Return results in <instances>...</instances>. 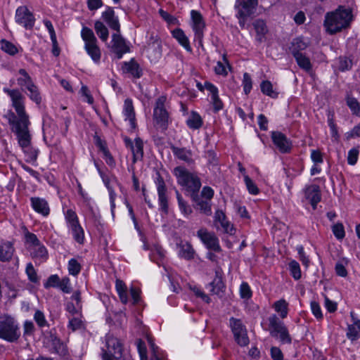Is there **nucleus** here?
<instances>
[{
	"instance_id": "nucleus-59",
	"label": "nucleus",
	"mask_w": 360,
	"mask_h": 360,
	"mask_svg": "<svg viewBox=\"0 0 360 360\" xmlns=\"http://www.w3.org/2000/svg\"><path fill=\"white\" fill-rule=\"evenodd\" d=\"M352 60L347 57L339 58V65L338 68L341 71H345L352 68Z\"/></svg>"
},
{
	"instance_id": "nucleus-14",
	"label": "nucleus",
	"mask_w": 360,
	"mask_h": 360,
	"mask_svg": "<svg viewBox=\"0 0 360 360\" xmlns=\"http://www.w3.org/2000/svg\"><path fill=\"white\" fill-rule=\"evenodd\" d=\"M124 142L127 148H129L133 155V162L135 163L138 160L143 157V143L141 138L137 137L134 140V143L131 139L125 136Z\"/></svg>"
},
{
	"instance_id": "nucleus-3",
	"label": "nucleus",
	"mask_w": 360,
	"mask_h": 360,
	"mask_svg": "<svg viewBox=\"0 0 360 360\" xmlns=\"http://www.w3.org/2000/svg\"><path fill=\"white\" fill-rule=\"evenodd\" d=\"M352 20V11L349 9L339 7L334 12L328 13L324 25L330 34H335L347 27Z\"/></svg>"
},
{
	"instance_id": "nucleus-62",
	"label": "nucleus",
	"mask_w": 360,
	"mask_h": 360,
	"mask_svg": "<svg viewBox=\"0 0 360 360\" xmlns=\"http://www.w3.org/2000/svg\"><path fill=\"white\" fill-rule=\"evenodd\" d=\"M63 292H70L71 288L70 284V279L68 277L63 278L60 281L58 287Z\"/></svg>"
},
{
	"instance_id": "nucleus-16",
	"label": "nucleus",
	"mask_w": 360,
	"mask_h": 360,
	"mask_svg": "<svg viewBox=\"0 0 360 360\" xmlns=\"http://www.w3.org/2000/svg\"><path fill=\"white\" fill-rule=\"evenodd\" d=\"M271 139L281 153H286L291 149V143L285 134L280 131H272Z\"/></svg>"
},
{
	"instance_id": "nucleus-29",
	"label": "nucleus",
	"mask_w": 360,
	"mask_h": 360,
	"mask_svg": "<svg viewBox=\"0 0 360 360\" xmlns=\"http://www.w3.org/2000/svg\"><path fill=\"white\" fill-rule=\"evenodd\" d=\"M123 68L127 72L130 73L136 78H140L142 75V70L139 65L134 59H131L129 62H124Z\"/></svg>"
},
{
	"instance_id": "nucleus-56",
	"label": "nucleus",
	"mask_w": 360,
	"mask_h": 360,
	"mask_svg": "<svg viewBox=\"0 0 360 360\" xmlns=\"http://www.w3.org/2000/svg\"><path fill=\"white\" fill-rule=\"evenodd\" d=\"M240 295L243 299H250L252 297V291L247 283L243 282L240 285Z\"/></svg>"
},
{
	"instance_id": "nucleus-34",
	"label": "nucleus",
	"mask_w": 360,
	"mask_h": 360,
	"mask_svg": "<svg viewBox=\"0 0 360 360\" xmlns=\"http://www.w3.org/2000/svg\"><path fill=\"white\" fill-rule=\"evenodd\" d=\"M179 207L183 214L188 216L192 213V209L191 206L183 199L181 195L179 193L178 190L175 191Z\"/></svg>"
},
{
	"instance_id": "nucleus-42",
	"label": "nucleus",
	"mask_w": 360,
	"mask_h": 360,
	"mask_svg": "<svg viewBox=\"0 0 360 360\" xmlns=\"http://www.w3.org/2000/svg\"><path fill=\"white\" fill-rule=\"evenodd\" d=\"M1 48L4 51L11 56L16 54L18 51L17 47L13 44L6 39L1 41Z\"/></svg>"
},
{
	"instance_id": "nucleus-38",
	"label": "nucleus",
	"mask_w": 360,
	"mask_h": 360,
	"mask_svg": "<svg viewBox=\"0 0 360 360\" xmlns=\"http://www.w3.org/2000/svg\"><path fill=\"white\" fill-rule=\"evenodd\" d=\"M308 44L304 39L301 37H297L293 39L292 42V54L296 53L297 52L301 53V51H303L307 49Z\"/></svg>"
},
{
	"instance_id": "nucleus-39",
	"label": "nucleus",
	"mask_w": 360,
	"mask_h": 360,
	"mask_svg": "<svg viewBox=\"0 0 360 360\" xmlns=\"http://www.w3.org/2000/svg\"><path fill=\"white\" fill-rule=\"evenodd\" d=\"M223 63L220 61L217 62V65L214 68V72L217 75L226 76L228 72L226 71L225 65H226L229 68H231V65H229L225 54L223 55Z\"/></svg>"
},
{
	"instance_id": "nucleus-20",
	"label": "nucleus",
	"mask_w": 360,
	"mask_h": 360,
	"mask_svg": "<svg viewBox=\"0 0 360 360\" xmlns=\"http://www.w3.org/2000/svg\"><path fill=\"white\" fill-rule=\"evenodd\" d=\"M15 252L13 243L9 241H5L0 243V261L8 262L12 259Z\"/></svg>"
},
{
	"instance_id": "nucleus-31",
	"label": "nucleus",
	"mask_w": 360,
	"mask_h": 360,
	"mask_svg": "<svg viewBox=\"0 0 360 360\" xmlns=\"http://www.w3.org/2000/svg\"><path fill=\"white\" fill-rule=\"evenodd\" d=\"M171 148L174 155L179 159L188 163L193 162L191 150H187L184 148H180L175 146H172Z\"/></svg>"
},
{
	"instance_id": "nucleus-4",
	"label": "nucleus",
	"mask_w": 360,
	"mask_h": 360,
	"mask_svg": "<svg viewBox=\"0 0 360 360\" xmlns=\"http://www.w3.org/2000/svg\"><path fill=\"white\" fill-rule=\"evenodd\" d=\"M20 337L19 326L15 319L8 314L0 316V338L9 342L17 341Z\"/></svg>"
},
{
	"instance_id": "nucleus-5",
	"label": "nucleus",
	"mask_w": 360,
	"mask_h": 360,
	"mask_svg": "<svg viewBox=\"0 0 360 360\" xmlns=\"http://www.w3.org/2000/svg\"><path fill=\"white\" fill-rule=\"evenodd\" d=\"M107 349L103 353V360H127L121 340L111 334L105 337Z\"/></svg>"
},
{
	"instance_id": "nucleus-30",
	"label": "nucleus",
	"mask_w": 360,
	"mask_h": 360,
	"mask_svg": "<svg viewBox=\"0 0 360 360\" xmlns=\"http://www.w3.org/2000/svg\"><path fill=\"white\" fill-rule=\"evenodd\" d=\"M211 286V292L219 297H222L224 293V289L225 288L224 284L222 282V278L219 276L217 271H216V276L213 281L210 283Z\"/></svg>"
},
{
	"instance_id": "nucleus-33",
	"label": "nucleus",
	"mask_w": 360,
	"mask_h": 360,
	"mask_svg": "<svg viewBox=\"0 0 360 360\" xmlns=\"http://www.w3.org/2000/svg\"><path fill=\"white\" fill-rule=\"evenodd\" d=\"M94 30L98 37L103 41H106L108 39L109 32L107 27L100 20H96L94 23Z\"/></svg>"
},
{
	"instance_id": "nucleus-57",
	"label": "nucleus",
	"mask_w": 360,
	"mask_h": 360,
	"mask_svg": "<svg viewBox=\"0 0 360 360\" xmlns=\"http://www.w3.org/2000/svg\"><path fill=\"white\" fill-rule=\"evenodd\" d=\"M150 347L152 350V356L150 360H162V356L159 353V348L155 345L153 340L148 338Z\"/></svg>"
},
{
	"instance_id": "nucleus-47",
	"label": "nucleus",
	"mask_w": 360,
	"mask_h": 360,
	"mask_svg": "<svg viewBox=\"0 0 360 360\" xmlns=\"http://www.w3.org/2000/svg\"><path fill=\"white\" fill-rule=\"evenodd\" d=\"M289 269L292 276L295 280H299L301 278V271L300 264L296 261H292L289 263Z\"/></svg>"
},
{
	"instance_id": "nucleus-8",
	"label": "nucleus",
	"mask_w": 360,
	"mask_h": 360,
	"mask_svg": "<svg viewBox=\"0 0 360 360\" xmlns=\"http://www.w3.org/2000/svg\"><path fill=\"white\" fill-rule=\"evenodd\" d=\"M167 98L161 96L157 98L153 110V120L158 127L166 130L169 124V113L165 109V103Z\"/></svg>"
},
{
	"instance_id": "nucleus-50",
	"label": "nucleus",
	"mask_w": 360,
	"mask_h": 360,
	"mask_svg": "<svg viewBox=\"0 0 360 360\" xmlns=\"http://www.w3.org/2000/svg\"><path fill=\"white\" fill-rule=\"evenodd\" d=\"M243 86L245 94L248 95L252 87V81L250 75L248 72L243 74Z\"/></svg>"
},
{
	"instance_id": "nucleus-18",
	"label": "nucleus",
	"mask_w": 360,
	"mask_h": 360,
	"mask_svg": "<svg viewBox=\"0 0 360 360\" xmlns=\"http://www.w3.org/2000/svg\"><path fill=\"white\" fill-rule=\"evenodd\" d=\"M304 194L306 199L310 202L313 209L315 210L318 202H319L321 199L319 186L315 184L309 186L306 188Z\"/></svg>"
},
{
	"instance_id": "nucleus-24",
	"label": "nucleus",
	"mask_w": 360,
	"mask_h": 360,
	"mask_svg": "<svg viewBox=\"0 0 360 360\" xmlns=\"http://www.w3.org/2000/svg\"><path fill=\"white\" fill-rule=\"evenodd\" d=\"M48 340L50 343V347H51V352L60 356H65L66 354L67 351L65 346L58 337L51 334Z\"/></svg>"
},
{
	"instance_id": "nucleus-23",
	"label": "nucleus",
	"mask_w": 360,
	"mask_h": 360,
	"mask_svg": "<svg viewBox=\"0 0 360 360\" xmlns=\"http://www.w3.org/2000/svg\"><path fill=\"white\" fill-rule=\"evenodd\" d=\"M192 200L195 203V208L199 210L201 213L210 216L212 214L210 201L207 200H203L201 198L198 193H197V198H191Z\"/></svg>"
},
{
	"instance_id": "nucleus-64",
	"label": "nucleus",
	"mask_w": 360,
	"mask_h": 360,
	"mask_svg": "<svg viewBox=\"0 0 360 360\" xmlns=\"http://www.w3.org/2000/svg\"><path fill=\"white\" fill-rule=\"evenodd\" d=\"M271 356L274 360H283V354L281 350L277 347L271 348Z\"/></svg>"
},
{
	"instance_id": "nucleus-51",
	"label": "nucleus",
	"mask_w": 360,
	"mask_h": 360,
	"mask_svg": "<svg viewBox=\"0 0 360 360\" xmlns=\"http://www.w3.org/2000/svg\"><path fill=\"white\" fill-rule=\"evenodd\" d=\"M60 278L58 275L53 274L50 276L46 283L44 284L45 288H58L60 283Z\"/></svg>"
},
{
	"instance_id": "nucleus-43",
	"label": "nucleus",
	"mask_w": 360,
	"mask_h": 360,
	"mask_svg": "<svg viewBox=\"0 0 360 360\" xmlns=\"http://www.w3.org/2000/svg\"><path fill=\"white\" fill-rule=\"evenodd\" d=\"M347 105L349 106L350 110L352 111L353 114L359 116L360 115V105L358 101L352 97L347 96Z\"/></svg>"
},
{
	"instance_id": "nucleus-40",
	"label": "nucleus",
	"mask_w": 360,
	"mask_h": 360,
	"mask_svg": "<svg viewBox=\"0 0 360 360\" xmlns=\"http://www.w3.org/2000/svg\"><path fill=\"white\" fill-rule=\"evenodd\" d=\"M186 123L190 128L197 129L202 126V121L198 114L193 112L191 116L187 120Z\"/></svg>"
},
{
	"instance_id": "nucleus-45",
	"label": "nucleus",
	"mask_w": 360,
	"mask_h": 360,
	"mask_svg": "<svg viewBox=\"0 0 360 360\" xmlns=\"http://www.w3.org/2000/svg\"><path fill=\"white\" fill-rule=\"evenodd\" d=\"M31 255L32 257L35 258H46L47 255V251L44 246L41 245V244L39 243V245H36L33 247Z\"/></svg>"
},
{
	"instance_id": "nucleus-28",
	"label": "nucleus",
	"mask_w": 360,
	"mask_h": 360,
	"mask_svg": "<svg viewBox=\"0 0 360 360\" xmlns=\"http://www.w3.org/2000/svg\"><path fill=\"white\" fill-rule=\"evenodd\" d=\"M124 114L126 117V119H128L130 122L131 126L132 128H135V112L133 106V103L131 99L127 98L124 103Z\"/></svg>"
},
{
	"instance_id": "nucleus-46",
	"label": "nucleus",
	"mask_w": 360,
	"mask_h": 360,
	"mask_svg": "<svg viewBox=\"0 0 360 360\" xmlns=\"http://www.w3.org/2000/svg\"><path fill=\"white\" fill-rule=\"evenodd\" d=\"M19 74L22 75V77L18 79V83L20 86H27L32 82L31 77L25 69H20Z\"/></svg>"
},
{
	"instance_id": "nucleus-10",
	"label": "nucleus",
	"mask_w": 360,
	"mask_h": 360,
	"mask_svg": "<svg viewBox=\"0 0 360 360\" xmlns=\"http://www.w3.org/2000/svg\"><path fill=\"white\" fill-rule=\"evenodd\" d=\"M15 21L26 29H32L34 26L35 18L27 6L18 7L15 11Z\"/></svg>"
},
{
	"instance_id": "nucleus-21",
	"label": "nucleus",
	"mask_w": 360,
	"mask_h": 360,
	"mask_svg": "<svg viewBox=\"0 0 360 360\" xmlns=\"http://www.w3.org/2000/svg\"><path fill=\"white\" fill-rule=\"evenodd\" d=\"M214 223L217 224V223H219L221 228L223 229V231L225 233L233 234V225L231 224V223L227 221L226 217L223 211L221 210H217L214 214Z\"/></svg>"
},
{
	"instance_id": "nucleus-61",
	"label": "nucleus",
	"mask_w": 360,
	"mask_h": 360,
	"mask_svg": "<svg viewBox=\"0 0 360 360\" xmlns=\"http://www.w3.org/2000/svg\"><path fill=\"white\" fill-rule=\"evenodd\" d=\"M34 319L39 327H44L45 326H46V321L45 319V316L43 312H41V311L37 310L35 311Z\"/></svg>"
},
{
	"instance_id": "nucleus-32",
	"label": "nucleus",
	"mask_w": 360,
	"mask_h": 360,
	"mask_svg": "<svg viewBox=\"0 0 360 360\" xmlns=\"http://www.w3.org/2000/svg\"><path fill=\"white\" fill-rule=\"evenodd\" d=\"M297 61V65L302 69L304 70L306 72H310L311 70V64L310 60L308 57L304 55L302 53H294L293 56Z\"/></svg>"
},
{
	"instance_id": "nucleus-44",
	"label": "nucleus",
	"mask_w": 360,
	"mask_h": 360,
	"mask_svg": "<svg viewBox=\"0 0 360 360\" xmlns=\"http://www.w3.org/2000/svg\"><path fill=\"white\" fill-rule=\"evenodd\" d=\"M26 88L30 92V98L35 103H39L41 102V96L37 87L34 84V83L32 82L28 84Z\"/></svg>"
},
{
	"instance_id": "nucleus-27",
	"label": "nucleus",
	"mask_w": 360,
	"mask_h": 360,
	"mask_svg": "<svg viewBox=\"0 0 360 360\" xmlns=\"http://www.w3.org/2000/svg\"><path fill=\"white\" fill-rule=\"evenodd\" d=\"M172 36L175 38L178 42L189 52L192 51V48L190 45L189 40L186 36L185 33L181 29L176 28L172 32Z\"/></svg>"
},
{
	"instance_id": "nucleus-9",
	"label": "nucleus",
	"mask_w": 360,
	"mask_h": 360,
	"mask_svg": "<svg viewBox=\"0 0 360 360\" xmlns=\"http://www.w3.org/2000/svg\"><path fill=\"white\" fill-rule=\"evenodd\" d=\"M229 326L233 334L236 342L241 347H245L249 344V338L247 334V330L238 319L231 317L229 319Z\"/></svg>"
},
{
	"instance_id": "nucleus-13",
	"label": "nucleus",
	"mask_w": 360,
	"mask_h": 360,
	"mask_svg": "<svg viewBox=\"0 0 360 360\" xmlns=\"http://www.w3.org/2000/svg\"><path fill=\"white\" fill-rule=\"evenodd\" d=\"M112 51L116 54L117 59H121L124 53L130 51L129 46L127 44L120 32H116L112 35Z\"/></svg>"
},
{
	"instance_id": "nucleus-49",
	"label": "nucleus",
	"mask_w": 360,
	"mask_h": 360,
	"mask_svg": "<svg viewBox=\"0 0 360 360\" xmlns=\"http://www.w3.org/2000/svg\"><path fill=\"white\" fill-rule=\"evenodd\" d=\"M80 271V264L75 259H71L68 262V271L70 274L77 276Z\"/></svg>"
},
{
	"instance_id": "nucleus-1",
	"label": "nucleus",
	"mask_w": 360,
	"mask_h": 360,
	"mask_svg": "<svg viewBox=\"0 0 360 360\" xmlns=\"http://www.w3.org/2000/svg\"><path fill=\"white\" fill-rule=\"evenodd\" d=\"M4 91L11 97L12 106L16 112L15 114L11 110H8L4 117L8 120L11 131L16 134L19 145L25 148L30 144L31 135L29 131V115L25 110V98L18 89L4 88Z\"/></svg>"
},
{
	"instance_id": "nucleus-37",
	"label": "nucleus",
	"mask_w": 360,
	"mask_h": 360,
	"mask_svg": "<svg viewBox=\"0 0 360 360\" xmlns=\"http://www.w3.org/2000/svg\"><path fill=\"white\" fill-rule=\"evenodd\" d=\"M262 92L271 98H277L278 93L273 89V85L271 82L266 80L263 81L260 84Z\"/></svg>"
},
{
	"instance_id": "nucleus-17",
	"label": "nucleus",
	"mask_w": 360,
	"mask_h": 360,
	"mask_svg": "<svg viewBox=\"0 0 360 360\" xmlns=\"http://www.w3.org/2000/svg\"><path fill=\"white\" fill-rule=\"evenodd\" d=\"M103 20L108 24L112 30L120 32V25L118 18L115 16L112 8L108 6L106 10L102 13Z\"/></svg>"
},
{
	"instance_id": "nucleus-52",
	"label": "nucleus",
	"mask_w": 360,
	"mask_h": 360,
	"mask_svg": "<svg viewBox=\"0 0 360 360\" xmlns=\"http://www.w3.org/2000/svg\"><path fill=\"white\" fill-rule=\"evenodd\" d=\"M359 150V148H353L348 153L347 162L350 165H354L358 160Z\"/></svg>"
},
{
	"instance_id": "nucleus-26",
	"label": "nucleus",
	"mask_w": 360,
	"mask_h": 360,
	"mask_svg": "<svg viewBox=\"0 0 360 360\" xmlns=\"http://www.w3.org/2000/svg\"><path fill=\"white\" fill-rule=\"evenodd\" d=\"M257 4L258 0H241L236 7L240 11L252 15L255 13Z\"/></svg>"
},
{
	"instance_id": "nucleus-6",
	"label": "nucleus",
	"mask_w": 360,
	"mask_h": 360,
	"mask_svg": "<svg viewBox=\"0 0 360 360\" xmlns=\"http://www.w3.org/2000/svg\"><path fill=\"white\" fill-rule=\"evenodd\" d=\"M268 321L269 331L272 337L278 338L283 344H290L292 342V338L288 328L276 315L270 316Z\"/></svg>"
},
{
	"instance_id": "nucleus-54",
	"label": "nucleus",
	"mask_w": 360,
	"mask_h": 360,
	"mask_svg": "<svg viewBox=\"0 0 360 360\" xmlns=\"http://www.w3.org/2000/svg\"><path fill=\"white\" fill-rule=\"evenodd\" d=\"M26 274L28 276L29 280L32 283H37L38 281V277L36 271L32 263H28L26 266Z\"/></svg>"
},
{
	"instance_id": "nucleus-11",
	"label": "nucleus",
	"mask_w": 360,
	"mask_h": 360,
	"mask_svg": "<svg viewBox=\"0 0 360 360\" xmlns=\"http://www.w3.org/2000/svg\"><path fill=\"white\" fill-rule=\"evenodd\" d=\"M157 185V191L158 195V201L160 205V209L165 214L168 212V198L167 195V188L163 178L161 176L160 173L157 174V178L155 180Z\"/></svg>"
},
{
	"instance_id": "nucleus-41",
	"label": "nucleus",
	"mask_w": 360,
	"mask_h": 360,
	"mask_svg": "<svg viewBox=\"0 0 360 360\" xmlns=\"http://www.w3.org/2000/svg\"><path fill=\"white\" fill-rule=\"evenodd\" d=\"M275 310L280 314L282 319H284L288 315V303L285 300H280L274 303Z\"/></svg>"
},
{
	"instance_id": "nucleus-48",
	"label": "nucleus",
	"mask_w": 360,
	"mask_h": 360,
	"mask_svg": "<svg viewBox=\"0 0 360 360\" xmlns=\"http://www.w3.org/2000/svg\"><path fill=\"white\" fill-rule=\"evenodd\" d=\"M244 181H245L246 187L250 194L257 195L259 193V190L258 187L248 175H245Z\"/></svg>"
},
{
	"instance_id": "nucleus-55",
	"label": "nucleus",
	"mask_w": 360,
	"mask_h": 360,
	"mask_svg": "<svg viewBox=\"0 0 360 360\" xmlns=\"http://www.w3.org/2000/svg\"><path fill=\"white\" fill-rule=\"evenodd\" d=\"M333 232L335 236L339 239H342L345 236V229L341 223H338L333 226Z\"/></svg>"
},
{
	"instance_id": "nucleus-60",
	"label": "nucleus",
	"mask_w": 360,
	"mask_h": 360,
	"mask_svg": "<svg viewBox=\"0 0 360 360\" xmlns=\"http://www.w3.org/2000/svg\"><path fill=\"white\" fill-rule=\"evenodd\" d=\"M347 337L352 341L356 340L359 338V333L356 330L355 326L349 325L347 327Z\"/></svg>"
},
{
	"instance_id": "nucleus-15",
	"label": "nucleus",
	"mask_w": 360,
	"mask_h": 360,
	"mask_svg": "<svg viewBox=\"0 0 360 360\" xmlns=\"http://www.w3.org/2000/svg\"><path fill=\"white\" fill-rule=\"evenodd\" d=\"M197 236L208 249L214 250V252L221 251L219 240L214 233L208 232L206 229H201L198 231Z\"/></svg>"
},
{
	"instance_id": "nucleus-36",
	"label": "nucleus",
	"mask_w": 360,
	"mask_h": 360,
	"mask_svg": "<svg viewBox=\"0 0 360 360\" xmlns=\"http://www.w3.org/2000/svg\"><path fill=\"white\" fill-rule=\"evenodd\" d=\"M72 231L74 239L79 244H82L84 242V231L79 224H73L70 226Z\"/></svg>"
},
{
	"instance_id": "nucleus-53",
	"label": "nucleus",
	"mask_w": 360,
	"mask_h": 360,
	"mask_svg": "<svg viewBox=\"0 0 360 360\" xmlns=\"http://www.w3.org/2000/svg\"><path fill=\"white\" fill-rule=\"evenodd\" d=\"M65 219L68 223L69 227L72 226L73 224H77L79 223L78 217L72 210H68L65 213Z\"/></svg>"
},
{
	"instance_id": "nucleus-12",
	"label": "nucleus",
	"mask_w": 360,
	"mask_h": 360,
	"mask_svg": "<svg viewBox=\"0 0 360 360\" xmlns=\"http://www.w3.org/2000/svg\"><path fill=\"white\" fill-rule=\"evenodd\" d=\"M191 15L193 22L192 27L195 32V39L202 45L203 32L205 27V21L201 13L197 11H191Z\"/></svg>"
},
{
	"instance_id": "nucleus-63",
	"label": "nucleus",
	"mask_w": 360,
	"mask_h": 360,
	"mask_svg": "<svg viewBox=\"0 0 360 360\" xmlns=\"http://www.w3.org/2000/svg\"><path fill=\"white\" fill-rule=\"evenodd\" d=\"M211 101L215 112H217L223 108L222 101L219 98L218 94L211 96Z\"/></svg>"
},
{
	"instance_id": "nucleus-25",
	"label": "nucleus",
	"mask_w": 360,
	"mask_h": 360,
	"mask_svg": "<svg viewBox=\"0 0 360 360\" xmlns=\"http://www.w3.org/2000/svg\"><path fill=\"white\" fill-rule=\"evenodd\" d=\"M179 248V256L186 260H191L194 258L195 250L191 244L188 242H181L178 244Z\"/></svg>"
},
{
	"instance_id": "nucleus-58",
	"label": "nucleus",
	"mask_w": 360,
	"mask_h": 360,
	"mask_svg": "<svg viewBox=\"0 0 360 360\" xmlns=\"http://www.w3.org/2000/svg\"><path fill=\"white\" fill-rule=\"evenodd\" d=\"M150 347L152 350V356L150 360H162V356L159 353V348L155 345L153 340L148 338Z\"/></svg>"
},
{
	"instance_id": "nucleus-7",
	"label": "nucleus",
	"mask_w": 360,
	"mask_h": 360,
	"mask_svg": "<svg viewBox=\"0 0 360 360\" xmlns=\"http://www.w3.org/2000/svg\"><path fill=\"white\" fill-rule=\"evenodd\" d=\"M81 36L85 43V50L87 53L91 56L92 60L98 63L101 59V51L97 45V39L94 35L92 30L87 27H84L81 32Z\"/></svg>"
},
{
	"instance_id": "nucleus-35",
	"label": "nucleus",
	"mask_w": 360,
	"mask_h": 360,
	"mask_svg": "<svg viewBox=\"0 0 360 360\" xmlns=\"http://www.w3.org/2000/svg\"><path fill=\"white\" fill-rule=\"evenodd\" d=\"M115 286L121 302L123 304H127L128 302V297L127 287L124 283L122 281L117 280Z\"/></svg>"
},
{
	"instance_id": "nucleus-2",
	"label": "nucleus",
	"mask_w": 360,
	"mask_h": 360,
	"mask_svg": "<svg viewBox=\"0 0 360 360\" xmlns=\"http://www.w3.org/2000/svg\"><path fill=\"white\" fill-rule=\"evenodd\" d=\"M173 173L176 178L177 183L190 194L191 198H197V193L201 187V181L199 176L182 166L176 167Z\"/></svg>"
},
{
	"instance_id": "nucleus-22",
	"label": "nucleus",
	"mask_w": 360,
	"mask_h": 360,
	"mask_svg": "<svg viewBox=\"0 0 360 360\" xmlns=\"http://www.w3.org/2000/svg\"><path fill=\"white\" fill-rule=\"evenodd\" d=\"M253 27L256 32V40L262 43L266 40V34L268 32V28L266 22L261 19H257L253 22Z\"/></svg>"
},
{
	"instance_id": "nucleus-19",
	"label": "nucleus",
	"mask_w": 360,
	"mask_h": 360,
	"mask_svg": "<svg viewBox=\"0 0 360 360\" xmlns=\"http://www.w3.org/2000/svg\"><path fill=\"white\" fill-rule=\"evenodd\" d=\"M32 207L35 212L46 217L49 214L50 209L47 201L39 197H32L30 198Z\"/></svg>"
}]
</instances>
